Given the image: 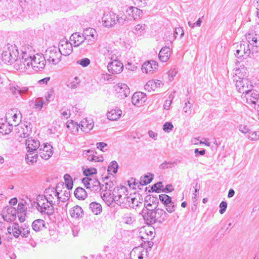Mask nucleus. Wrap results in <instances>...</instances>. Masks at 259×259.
Wrapping results in <instances>:
<instances>
[{
	"label": "nucleus",
	"mask_w": 259,
	"mask_h": 259,
	"mask_svg": "<svg viewBox=\"0 0 259 259\" xmlns=\"http://www.w3.org/2000/svg\"><path fill=\"white\" fill-rule=\"evenodd\" d=\"M24 62L23 64L20 61H17V70L21 72L25 71L31 67L35 71H40L45 68L46 66V58L42 55L36 54L33 56L24 54Z\"/></svg>",
	"instance_id": "f257e3e1"
},
{
	"label": "nucleus",
	"mask_w": 259,
	"mask_h": 259,
	"mask_svg": "<svg viewBox=\"0 0 259 259\" xmlns=\"http://www.w3.org/2000/svg\"><path fill=\"white\" fill-rule=\"evenodd\" d=\"M246 68L244 67L240 68H237L234 70V81H236L235 85L236 89L242 95L251 92L253 88L251 82L246 77Z\"/></svg>",
	"instance_id": "f03ea898"
},
{
	"label": "nucleus",
	"mask_w": 259,
	"mask_h": 259,
	"mask_svg": "<svg viewBox=\"0 0 259 259\" xmlns=\"http://www.w3.org/2000/svg\"><path fill=\"white\" fill-rule=\"evenodd\" d=\"M125 189L122 188H115L113 189L112 199L118 205L124 208L132 207L134 208L135 206H138V201L135 198L127 196L125 193Z\"/></svg>",
	"instance_id": "7ed1b4c3"
},
{
	"label": "nucleus",
	"mask_w": 259,
	"mask_h": 259,
	"mask_svg": "<svg viewBox=\"0 0 259 259\" xmlns=\"http://www.w3.org/2000/svg\"><path fill=\"white\" fill-rule=\"evenodd\" d=\"M27 154L26 160L27 163L36 162L38 157V148L40 147V142L32 137L28 138L25 141Z\"/></svg>",
	"instance_id": "20e7f679"
},
{
	"label": "nucleus",
	"mask_w": 259,
	"mask_h": 259,
	"mask_svg": "<svg viewBox=\"0 0 259 259\" xmlns=\"http://www.w3.org/2000/svg\"><path fill=\"white\" fill-rule=\"evenodd\" d=\"M143 217L145 220L149 221L152 224L158 223L162 224L167 220L169 215L163 209L157 208L154 211H149V213L144 212V209L142 210Z\"/></svg>",
	"instance_id": "39448f33"
},
{
	"label": "nucleus",
	"mask_w": 259,
	"mask_h": 259,
	"mask_svg": "<svg viewBox=\"0 0 259 259\" xmlns=\"http://www.w3.org/2000/svg\"><path fill=\"white\" fill-rule=\"evenodd\" d=\"M19 59V52L16 47L11 46L2 54L3 62L6 64H11L14 63V67L17 69L16 63Z\"/></svg>",
	"instance_id": "423d86ee"
},
{
	"label": "nucleus",
	"mask_w": 259,
	"mask_h": 259,
	"mask_svg": "<svg viewBox=\"0 0 259 259\" xmlns=\"http://www.w3.org/2000/svg\"><path fill=\"white\" fill-rule=\"evenodd\" d=\"M100 47V52L107 61L116 60L120 55L118 50L110 45H103Z\"/></svg>",
	"instance_id": "0eeeda50"
},
{
	"label": "nucleus",
	"mask_w": 259,
	"mask_h": 259,
	"mask_svg": "<svg viewBox=\"0 0 259 259\" xmlns=\"http://www.w3.org/2000/svg\"><path fill=\"white\" fill-rule=\"evenodd\" d=\"M82 182L87 189L94 192H99L103 189L104 185H101L100 182L96 179L85 177L82 179Z\"/></svg>",
	"instance_id": "6e6552de"
},
{
	"label": "nucleus",
	"mask_w": 259,
	"mask_h": 259,
	"mask_svg": "<svg viewBox=\"0 0 259 259\" xmlns=\"http://www.w3.org/2000/svg\"><path fill=\"white\" fill-rule=\"evenodd\" d=\"M45 56L49 62L57 64L61 61L62 55L58 48L53 47L46 50Z\"/></svg>",
	"instance_id": "1a4fd4ad"
},
{
	"label": "nucleus",
	"mask_w": 259,
	"mask_h": 259,
	"mask_svg": "<svg viewBox=\"0 0 259 259\" xmlns=\"http://www.w3.org/2000/svg\"><path fill=\"white\" fill-rule=\"evenodd\" d=\"M102 22L104 27L111 28L117 23V15L111 11L105 12L102 18Z\"/></svg>",
	"instance_id": "9d476101"
},
{
	"label": "nucleus",
	"mask_w": 259,
	"mask_h": 259,
	"mask_svg": "<svg viewBox=\"0 0 259 259\" xmlns=\"http://www.w3.org/2000/svg\"><path fill=\"white\" fill-rule=\"evenodd\" d=\"M53 204H50L48 202H43L40 203L39 206H35L37 210L42 214H47L48 216H51L54 213V205Z\"/></svg>",
	"instance_id": "9b49d317"
},
{
	"label": "nucleus",
	"mask_w": 259,
	"mask_h": 259,
	"mask_svg": "<svg viewBox=\"0 0 259 259\" xmlns=\"http://www.w3.org/2000/svg\"><path fill=\"white\" fill-rule=\"evenodd\" d=\"M38 154L44 159L48 160L52 155L53 147L48 143H44L39 147L38 149Z\"/></svg>",
	"instance_id": "f8f14e48"
},
{
	"label": "nucleus",
	"mask_w": 259,
	"mask_h": 259,
	"mask_svg": "<svg viewBox=\"0 0 259 259\" xmlns=\"http://www.w3.org/2000/svg\"><path fill=\"white\" fill-rule=\"evenodd\" d=\"M109 72L113 74L120 73L123 69V64L116 59L112 61H110L107 65Z\"/></svg>",
	"instance_id": "ddd939ff"
},
{
	"label": "nucleus",
	"mask_w": 259,
	"mask_h": 259,
	"mask_svg": "<svg viewBox=\"0 0 259 259\" xmlns=\"http://www.w3.org/2000/svg\"><path fill=\"white\" fill-rule=\"evenodd\" d=\"M62 55L67 56L69 55L73 50L72 44L67 40H62L58 48Z\"/></svg>",
	"instance_id": "4468645a"
},
{
	"label": "nucleus",
	"mask_w": 259,
	"mask_h": 259,
	"mask_svg": "<svg viewBox=\"0 0 259 259\" xmlns=\"http://www.w3.org/2000/svg\"><path fill=\"white\" fill-rule=\"evenodd\" d=\"M236 49L235 55L238 58H241L244 55L248 57L250 53L249 46L247 43L246 46L244 44L242 43L237 45Z\"/></svg>",
	"instance_id": "2eb2a0df"
},
{
	"label": "nucleus",
	"mask_w": 259,
	"mask_h": 259,
	"mask_svg": "<svg viewBox=\"0 0 259 259\" xmlns=\"http://www.w3.org/2000/svg\"><path fill=\"white\" fill-rule=\"evenodd\" d=\"M145 95L142 92H136L132 96V102L137 106L142 105L146 101Z\"/></svg>",
	"instance_id": "dca6fc26"
},
{
	"label": "nucleus",
	"mask_w": 259,
	"mask_h": 259,
	"mask_svg": "<svg viewBox=\"0 0 259 259\" xmlns=\"http://www.w3.org/2000/svg\"><path fill=\"white\" fill-rule=\"evenodd\" d=\"M158 68L157 63L154 60L145 62L142 66V70L146 73H153Z\"/></svg>",
	"instance_id": "f3484780"
},
{
	"label": "nucleus",
	"mask_w": 259,
	"mask_h": 259,
	"mask_svg": "<svg viewBox=\"0 0 259 259\" xmlns=\"http://www.w3.org/2000/svg\"><path fill=\"white\" fill-rule=\"evenodd\" d=\"M32 126L30 122H26L21 126V129L19 130L18 134L20 138H25L30 136L32 133Z\"/></svg>",
	"instance_id": "a211bd4d"
},
{
	"label": "nucleus",
	"mask_w": 259,
	"mask_h": 259,
	"mask_svg": "<svg viewBox=\"0 0 259 259\" xmlns=\"http://www.w3.org/2000/svg\"><path fill=\"white\" fill-rule=\"evenodd\" d=\"M79 125L83 132L88 133L93 129L94 124L92 119L84 118L80 121Z\"/></svg>",
	"instance_id": "6ab92c4d"
},
{
	"label": "nucleus",
	"mask_w": 259,
	"mask_h": 259,
	"mask_svg": "<svg viewBox=\"0 0 259 259\" xmlns=\"http://www.w3.org/2000/svg\"><path fill=\"white\" fill-rule=\"evenodd\" d=\"M21 51L22 53L20 56H19V59H18V60L17 61H20V62H21V63H22V64H23V62L25 60L24 59V58H25L24 55H25L24 54H27V55L29 54V56H33L34 55L32 47L28 45L24 46ZM17 64H18L17 62H16V66H17ZM16 67L17 68V67Z\"/></svg>",
	"instance_id": "aec40b11"
},
{
	"label": "nucleus",
	"mask_w": 259,
	"mask_h": 259,
	"mask_svg": "<svg viewBox=\"0 0 259 259\" xmlns=\"http://www.w3.org/2000/svg\"><path fill=\"white\" fill-rule=\"evenodd\" d=\"M69 212L71 218L75 219L82 218L83 215V211L82 208L78 205H75L72 207L70 209Z\"/></svg>",
	"instance_id": "412c9836"
},
{
	"label": "nucleus",
	"mask_w": 259,
	"mask_h": 259,
	"mask_svg": "<svg viewBox=\"0 0 259 259\" xmlns=\"http://www.w3.org/2000/svg\"><path fill=\"white\" fill-rule=\"evenodd\" d=\"M126 12L127 14L132 17L134 20L140 18L142 15V10L134 7H128Z\"/></svg>",
	"instance_id": "4be33fe9"
},
{
	"label": "nucleus",
	"mask_w": 259,
	"mask_h": 259,
	"mask_svg": "<svg viewBox=\"0 0 259 259\" xmlns=\"http://www.w3.org/2000/svg\"><path fill=\"white\" fill-rule=\"evenodd\" d=\"M115 91L120 94L121 97H126L130 94V89L125 83H118L115 87Z\"/></svg>",
	"instance_id": "5701e85b"
},
{
	"label": "nucleus",
	"mask_w": 259,
	"mask_h": 259,
	"mask_svg": "<svg viewBox=\"0 0 259 259\" xmlns=\"http://www.w3.org/2000/svg\"><path fill=\"white\" fill-rule=\"evenodd\" d=\"M13 123L10 124L9 122L3 121V119L0 120V133L3 135H7L10 133L13 129Z\"/></svg>",
	"instance_id": "b1692460"
},
{
	"label": "nucleus",
	"mask_w": 259,
	"mask_h": 259,
	"mask_svg": "<svg viewBox=\"0 0 259 259\" xmlns=\"http://www.w3.org/2000/svg\"><path fill=\"white\" fill-rule=\"evenodd\" d=\"M170 55V49L168 47L162 48L159 52L158 57L161 62H165L169 58Z\"/></svg>",
	"instance_id": "393cba45"
},
{
	"label": "nucleus",
	"mask_w": 259,
	"mask_h": 259,
	"mask_svg": "<svg viewBox=\"0 0 259 259\" xmlns=\"http://www.w3.org/2000/svg\"><path fill=\"white\" fill-rule=\"evenodd\" d=\"M122 113V111L118 108L112 109L107 112V118L110 120H116L120 117Z\"/></svg>",
	"instance_id": "a878e982"
},
{
	"label": "nucleus",
	"mask_w": 259,
	"mask_h": 259,
	"mask_svg": "<svg viewBox=\"0 0 259 259\" xmlns=\"http://www.w3.org/2000/svg\"><path fill=\"white\" fill-rule=\"evenodd\" d=\"M10 90L14 95L17 96L18 95L23 96L27 93L28 88L27 87H20L18 85L11 87Z\"/></svg>",
	"instance_id": "bb28decb"
},
{
	"label": "nucleus",
	"mask_w": 259,
	"mask_h": 259,
	"mask_svg": "<svg viewBox=\"0 0 259 259\" xmlns=\"http://www.w3.org/2000/svg\"><path fill=\"white\" fill-rule=\"evenodd\" d=\"M259 95L255 93L252 90L251 92H248V94H246L244 95V97L246 98V101L248 104H256V102L258 99Z\"/></svg>",
	"instance_id": "cd10ccee"
},
{
	"label": "nucleus",
	"mask_w": 259,
	"mask_h": 259,
	"mask_svg": "<svg viewBox=\"0 0 259 259\" xmlns=\"http://www.w3.org/2000/svg\"><path fill=\"white\" fill-rule=\"evenodd\" d=\"M71 40H74V46L78 47L84 42V36L76 32L73 33L71 36Z\"/></svg>",
	"instance_id": "c85d7f7f"
},
{
	"label": "nucleus",
	"mask_w": 259,
	"mask_h": 259,
	"mask_svg": "<svg viewBox=\"0 0 259 259\" xmlns=\"http://www.w3.org/2000/svg\"><path fill=\"white\" fill-rule=\"evenodd\" d=\"M89 208L95 215H98L102 211V207L101 205L99 203L96 202H91L90 204Z\"/></svg>",
	"instance_id": "c756f323"
},
{
	"label": "nucleus",
	"mask_w": 259,
	"mask_h": 259,
	"mask_svg": "<svg viewBox=\"0 0 259 259\" xmlns=\"http://www.w3.org/2000/svg\"><path fill=\"white\" fill-rule=\"evenodd\" d=\"M74 196L79 200H84L88 194L85 190L81 187H77L74 191Z\"/></svg>",
	"instance_id": "7c9ffc66"
},
{
	"label": "nucleus",
	"mask_w": 259,
	"mask_h": 259,
	"mask_svg": "<svg viewBox=\"0 0 259 259\" xmlns=\"http://www.w3.org/2000/svg\"><path fill=\"white\" fill-rule=\"evenodd\" d=\"M66 126L72 133L74 134L78 132L80 125L77 122L70 120L67 122Z\"/></svg>",
	"instance_id": "2f4dec72"
},
{
	"label": "nucleus",
	"mask_w": 259,
	"mask_h": 259,
	"mask_svg": "<svg viewBox=\"0 0 259 259\" xmlns=\"http://www.w3.org/2000/svg\"><path fill=\"white\" fill-rule=\"evenodd\" d=\"M44 227H45V222L41 219L36 220L32 224V228L36 232L39 231Z\"/></svg>",
	"instance_id": "473e14b6"
},
{
	"label": "nucleus",
	"mask_w": 259,
	"mask_h": 259,
	"mask_svg": "<svg viewBox=\"0 0 259 259\" xmlns=\"http://www.w3.org/2000/svg\"><path fill=\"white\" fill-rule=\"evenodd\" d=\"M146 27L145 24H137L134 27L132 32L138 36H141L145 33Z\"/></svg>",
	"instance_id": "72a5a7b5"
},
{
	"label": "nucleus",
	"mask_w": 259,
	"mask_h": 259,
	"mask_svg": "<svg viewBox=\"0 0 259 259\" xmlns=\"http://www.w3.org/2000/svg\"><path fill=\"white\" fill-rule=\"evenodd\" d=\"M6 211L8 214H12V215H11L12 218L7 219L8 216V215H6L5 217H4V220L8 222L9 220L10 221H13L16 217V213L17 210L15 209V208H14L13 207H8V208H6Z\"/></svg>",
	"instance_id": "f704fd0d"
},
{
	"label": "nucleus",
	"mask_w": 259,
	"mask_h": 259,
	"mask_svg": "<svg viewBox=\"0 0 259 259\" xmlns=\"http://www.w3.org/2000/svg\"><path fill=\"white\" fill-rule=\"evenodd\" d=\"M60 193H58V197H57V203L59 204L60 202H66L68 200L70 196V190H65L63 191V195L62 196H60Z\"/></svg>",
	"instance_id": "c9c22d12"
},
{
	"label": "nucleus",
	"mask_w": 259,
	"mask_h": 259,
	"mask_svg": "<svg viewBox=\"0 0 259 259\" xmlns=\"http://www.w3.org/2000/svg\"><path fill=\"white\" fill-rule=\"evenodd\" d=\"M144 207L146 208V210L144 209V212H146V214L149 211H154L158 208L157 203L148 202L147 200L144 202Z\"/></svg>",
	"instance_id": "e433bc0d"
},
{
	"label": "nucleus",
	"mask_w": 259,
	"mask_h": 259,
	"mask_svg": "<svg viewBox=\"0 0 259 259\" xmlns=\"http://www.w3.org/2000/svg\"><path fill=\"white\" fill-rule=\"evenodd\" d=\"M247 38L248 42L256 47H259V35H250Z\"/></svg>",
	"instance_id": "4c0bfd02"
},
{
	"label": "nucleus",
	"mask_w": 259,
	"mask_h": 259,
	"mask_svg": "<svg viewBox=\"0 0 259 259\" xmlns=\"http://www.w3.org/2000/svg\"><path fill=\"white\" fill-rule=\"evenodd\" d=\"M64 179L67 189L71 190L73 188V183L71 176L69 174H65Z\"/></svg>",
	"instance_id": "58836bf2"
},
{
	"label": "nucleus",
	"mask_w": 259,
	"mask_h": 259,
	"mask_svg": "<svg viewBox=\"0 0 259 259\" xmlns=\"http://www.w3.org/2000/svg\"><path fill=\"white\" fill-rule=\"evenodd\" d=\"M159 199L160 202L164 205V207L172 201L171 198L166 194L159 195Z\"/></svg>",
	"instance_id": "ea45409f"
},
{
	"label": "nucleus",
	"mask_w": 259,
	"mask_h": 259,
	"mask_svg": "<svg viewBox=\"0 0 259 259\" xmlns=\"http://www.w3.org/2000/svg\"><path fill=\"white\" fill-rule=\"evenodd\" d=\"M82 170L83 175L87 176V177L94 174H96L97 173V169L94 167L85 168L84 166H83Z\"/></svg>",
	"instance_id": "a19ab883"
},
{
	"label": "nucleus",
	"mask_w": 259,
	"mask_h": 259,
	"mask_svg": "<svg viewBox=\"0 0 259 259\" xmlns=\"http://www.w3.org/2000/svg\"><path fill=\"white\" fill-rule=\"evenodd\" d=\"M153 180V175L150 176L145 175L144 177H141L140 183L142 185H147L149 184Z\"/></svg>",
	"instance_id": "79ce46f5"
},
{
	"label": "nucleus",
	"mask_w": 259,
	"mask_h": 259,
	"mask_svg": "<svg viewBox=\"0 0 259 259\" xmlns=\"http://www.w3.org/2000/svg\"><path fill=\"white\" fill-rule=\"evenodd\" d=\"M118 165L116 161H112L108 166V171L116 174L117 172Z\"/></svg>",
	"instance_id": "37998d69"
},
{
	"label": "nucleus",
	"mask_w": 259,
	"mask_h": 259,
	"mask_svg": "<svg viewBox=\"0 0 259 259\" xmlns=\"http://www.w3.org/2000/svg\"><path fill=\"white\" fill-rule=\"evenodd\" d=\"M192 184L194 188V192L193 194L192 199L194 201V202H196L197 200V193L199 191L200 186L198 185L196 180H194Z\"/></svg>",
	"instance_id": "c03bdc74"
},
{
	"label": "nucleus",
	"mask_w": 259,
	"mask_h": 259,
	"mask_svg": "<svg viewBox=\"0 0 259 259\" xmlns=\"http://www.w3.org/2000/svg\"><path fill=\"white\" fill-rule=\"evenodd\" d=\"M84 36H97V33L95 29L92 28H88L84 30L83 34Z\"/></svg>",
	"instance_id": "a18cd8bd"
},
{
	"label": "nucleus",
	"mask_w": 259,
	"mask_h": 259,
	"mask_svg": "<svg viewBox=\"0 0 259 259\" xmlns=\"http://www.w3.org/2000/svg\"><path fill=\"white\" fill-rule=\"evenodd\" d=\"M246 137L251 141H257L259 139V131L250 132Z\"/></svg>",
	"instance_id": "49530a36"
},
{
	"label": "nucleus",
	"mask_w": 259,
	"mask_h": 259,
	"mask_svg": "<svg viewBox=\"0 0 259 259\" xmlns=\"http://www.w3.org/2000/svg\"><path fill=\"white\" fill-rule=\"evenodd\" d=\"M156 84L154 83V80H150L148 81L145 84L144 88L145 90L148 92L155 90L156 88Z\"/></svg>",
	"instance_id": "de8ad7c7"
},
{
	"label": "nucleus",
	"mask_w": 259,
	"mask_h": 259,
	"mask_svg": "<svg viewBox=\"0 0 259 259\" xmlns=\"http://www.w3.org/2000/svg\"><path fill=\"white\" fill-rule=\"evenodd\" d=\"M58 186H56V189H55L54 188H49L45 190L44 193L51 194V195H53L57 198V197H58L59 193V192L58 191Z\"/></svg>",
	"instance_id": "09e8293b"
},
{
	"label": "nucleus",
	"mask_w": 259,
	"mask_h": 259,
	"mask_svg": "<svg viewBox=\"0 0 259 259\" xmlns=\"http://www.w3.org/2000/svg\"><path fill=\"white\" fill-rule=\"evenodd\" d=\"M123 222L127 224H132L136 220L134 215L127 214L123 218Z\"/></svg>",
	"instance_id": "8fccbe9b"
},
{
	"label": "nucleus",
	"mask_w": 259,
	"mask_h": 259,
	"mask_svg": "<svg viewBox=\"0 0 259 259\" xmlns=\"http://www.w3.org/2000/svg\"><path fill=\"white\" fill-rule=\"evenodd\" d=\"M22 117V115L20 113V112L19 111V114L17 113H15L13 114L12 118L13 119V123L14 126H17L19 124V122L21 121V118Z\"/></svg>",
	"instance_id": "3c124183"
},
{
	"label": "nucleus",
	"mask_w": 259,
	"mask_h": 259,
	"mask_svg": "<svg viewBox=\"0 0 259 259\" xmlns=\"http://www.w3.org/2000/svg\"><path fill=\"white\" fill-rule=\"evenodd\" d=\"M176 163V162L174 161H165L159 165V168L161 169H165L166 168H171Z\"/></svg>",
	"instance_id": "603ef678"
},
{
	"label": "nucleus",
	"mask_w": 259,
	"mask_h": 259,
	"mask_svg": "<svg viewBox=\"0 0 259 259\" xmlns=\"http://www.w3.org/2000/svg\"><path fill=\"white\" fill-rule=\"evenodd\" d=\"M163 185L161 182H158L152 186L151 190L153 192H159V191H163Z\"/></svg>",
	"instance_id": "864d4df0"
},
{
	"label": "nucleus",
	"mask_w": 259,
	"mask_h": 259,
	"mask_svg": "<svg viewBox=\"0 0 259 259\" xmlns=\"http://www.w3.org/2000/svg\"><path fill=\"white\" fill-rule=\"evenodd\" d=\"M20 231V235H21L22 237H27L30 233V229L28 226L25 225L24 226L21 227Z\"/></svg>",
	"instance_id": "5fc2aeb1"
},
{
	"label": "nucleus",
	"mask_w": 259,
	"mask_h": 259,
	"mask_svg": "<svg viewBox=\"0 0 259 259\" xmlns=\"http://www.w3.org/2000/svg\"><path fill=\"white\" fill-rule=\"evenodd\" d=\"M79 80L78 78L76 77L74 78L73 80L72 81H71L70 82H69L67 86L71 89H75L77 87L78 85L79 84Z\"/></svg>",
	"instance_id": "6e6d98bb"
},
{
	"label": "nucleus",
	"mask_w": 259,
	"mask_h": 259,
	"mask_svg": "<svg viewBox=\"0 0 259 259\" xmlns=\"http://www.w3.org/2000/svg\"><path fill=\"white\" fill-rule=\"evenodd\" d=\"M44 105L42 99L38 98L35 101L34 108L37 110H40Z\"/></svg>",
	"instance_id": "4d7b16f0"
},
{
	"label": "nucleus",
	"mask_w": 259,
	"mask_h": 259,
	"mask_svg": "<svg viewBox=\"0 0 259 259\" xmlns=\"http://www.w3.org/2000/svg\"><path fill=\"white\" fill-rule=\"evenodd\" d=\"M165 207L167 212L169 213H172L174 212L176 209V205L172 201H171L170 202L167 204Z\"/></svg>",
	"instance_id": "13d9d810"
},
{
	"label": "nucleus",
	"mask_w": 259,
	"mask_h": 259,
	"mask_svg": "<svg viewBox=\"0 0 259 259\" xmlns=\"http://www.w3.org/2000/svg\"><path fill=\"white\" fill-rule=\"evenodd\" d=\"M46 200L45 194L44 195H38L37 196L36 198V202H34V206H39L40 203L44 202Z\"/></svg>",
	"instance_id": "bf43d9fd"
},
{
	"label": "nucleus",
	"mask_w": 259,
	"mask_h": 259,
	"mask_svg": "<svg viewBox=\"0 0 259 259\" xmlns=\"http://www.w3.org/2000/svg\"><path fill=\"white\" fill-rule=\"evenodd\" d=\"M192 107V104L189 101L185 103V106L183 108V111L185 113L190 115L191 113V108Z\"/></svg>",
	"instance_id": "052dcab7"
},
{
	"label": "nucleus",
	"mask_w": 259,
	"mask_h": 259,
	"mask_svg": "<svg viewBox=\"0 0 259 259\" xmlns=\"http://www.w3.org/2000/svg\"><path fill=\"white\" fill-rule=\"evenodd\" d=\"M60 113L61 115L62 118H64L66 119L68 118L70 116V111L65 108H63L60 110Z\"/></svg>",
	"instance_id": "680f3d73"
},
{
	"label": "nucleus",
	"mask_w": 259,
	"mask_h": 259,
	"mask_svg": "<svg viewBox=\"0 0 259 259\" xmlns=\"http://www.w3.org/2000/svg\"><path fill=\"white\" fill-rule=\"evenodd\" d=\"M90 60L87 58H85L77 61V63L80 64L82 67H87L90 64Z\"/></svg>",
	"instance_id": "e2e57ef3"
},
{
	"label": "nucleus",
	"mask_w": 259,
	"mask_h": 259,
	"mask_svg": "<svg viewBox=\"0 0 259 259\" xmlns=\"http://www.w3.org/2000/svg\"><path fill=\"white\" fill-rule=\"evenodd\" d=\"M239 131L243 134L245 135H248V134H250V130L248 127L244 124H241L238 126Z\"/></svg>",
	"instance_id": "0e129e2a"
},
{
	"label": "nucleus",
	"mask_w": 259,
	"mask_h": 259,
	"mask_svg": "<svg viewBox=\"0 0 259 259\" xmlns=\"http://www.w3.org/2000/svg\"><path fill=\"white\" fill-rule=\"evenodd\" d=\"M84 41L86 40V42L87 43L88 45H91L93 44H94L97 39V36H94L92 37V36H84Z\"/></svg>",
	"instance_id": "69168bd1"
},
{
	"label": "nucleus",
	"mask_w": 259,
	"mask_h": 259,
	"mask_svg": "<svg viewBox=\"0 0 259 259\" xmlns=\"http://www.w3.org/2000/svg\"><path fill=\"white\" fill-rule=\"evenodd\" d=\"M174 126L171 122H165L163 126V130L166 133H169L173 128Z\"/></svg>",
	"instance_id": "338daca9"
},
{
	"label": "nucleus",
	"mask_w": 259,
	"mask_h": 259,
	"mask_svg": "<svg viewBox=\"0 0 259 259\" xmlns=\"http://www.w3.org/2000/svg\"><path fill=\"white\" fill-rule=\"evenodd\" d=\"M178 71L176 69H170L168 72V80L171 81L174 80V76L177 74Z\"/></svg>",
	"instance_id": "774afa93"
}]
</instances>
